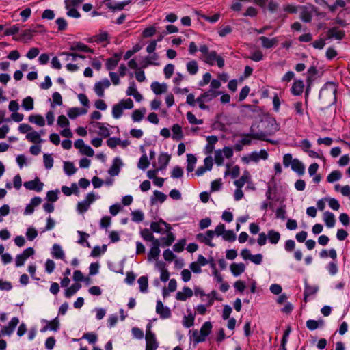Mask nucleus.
<instances>
[{
  "label": "nucleus",
  "mask_w": 350,
  "mask_h": 350,
  "mask_svg": "<svg viewBox=\"0 0 350 350\" xmlns=\"http://www.w3.org/2000/svg\"><path fill=\"white\" fill-rule=\"evenodd\" d=\"M262 124L264 126V131L256 133V135H254L255 139L265 141L271 143V144H276L277 141L269 139L268 137L273 135L280 130V124L273 117H268L265 118L262 121Z\"/></svg>",
  "instance_id": "nucleus-1"
},
{
  "label": "nucleus",
  "mask_w": 350,
  "mask_h": 350,
  "mask_svg": "<svg viewBox=\"0 0 350 350\" xmlns=\"http://www.w3.org/2000/svg\"><path fill=\"white\" fill-rule=\"evenodd\" d=\"M337 87L333 82L326 83L321 88L319 98L321 103L325 106H330L336 102Z\"/></svg>",
  "instance_id": "nucleus-2"
},
{
  "label": "nucleus",
  "mask_w": 350,
  "mask_h": 350,
  "mask_svg": "<svg viewBox=\"0 0 350 350\" xmlns=\"http://www.w3.org/2000/svg\"><path fill=\"white\" fill-rule=\"evenodd\" d=\"M212 329V324L211 322H205L201 327L200 331L193 330L192 333V338L195 343L204 342L206 338L211 334Z\"/></svg>",
  "instance_id": "nucleus-3"
},
{
  "label": "nucleus",
  "mask_w": 350,
  "mask_h": 350,
  "mask_svg": "<svg viewBox=\"0 0 350 350\" xmlns=\"http://www.w3.org/2000/svg\"><path fill=\"white\" fill-rule=\"evenodd\" d=\"M316 7L312 4L300 7L299 17L305 23H310Z\"/></svg>",
  "instance_id": "nucleus-4"
},
{
  "label": "nucleus",
  "mask_w": 350,
  "mask_h": 350,
  "mask_svg": "<svg viewBox=\"0 0 350 350\" xmlns=\"http://www.w3.org/2000/svg\"><path fill=\"white\" fill-rule=\"evenodd\" d=\"M146 350H157L159 343L157 340L155 334L150 330V327L146 331Z\"/></svg>",
  "instance_id": "nucleus-5"
},
{
  "label": "nucleus",
  "mask_w": 350,
  "mask_h": 350,
  "mask_svg": "<svg viewBox=\"0 0 350 350\" xmlns=\"http://www.w3.org/2000/svg\"><path fill=\"white\" fill-rule=\"evenodd\" d=\"M204 61L205 63L211 66L214 65L215 62H217V64L219 68L224 66V59L221 56L217 55L215 51H210L205 56Z\"/></svg>",
  "instance_id": "nucleus-6"
},
{
  "label": "nucleus",
  "mask_w": 350,
  "mask_h": 350,
  "mask_svg": "<svg viewBox=\"0 0 350 350\" xmlns=\"http://www.w3.org/2000/svg\"><path fill=\"white\" fill-rule=\"evenodd\" d=\"M95 200V196L93 193H90L87 195L85 199L77 204V210L79 213H84L87 211L90 204Z\"/></svg>",
  "instance_id": "nucleus-7"
},
{
  "label": "nucleus",
  "mask_w": 350,
  "mask_h": 350,
  "mask_svg": "<svg viewBox=\"0 0 350 350\" xmlns=\"http://www.w3.org/2000/svg\"><path fill=\"white\" fill-rule=\"evenodd\" d=\"M131 2V0H126L121 2L112 1L111 0L105 2V5L113 11L122 10L124 7Z\"/></svg>",
  "instance_id": "nucleus-8"
},
{
  "label": "nucleus",
  "mask_w": 350,
  "mask_h": 350,
  "mask_svg": "<svg viewBox=\"0 0 350 350\" xmlns=\"http://www.w3.org/2000/svg\"><path fill=\"white\" fill-rule=\"evenodd\" d=\"M156 312L162 319H167L171 316V311L169 308L164 306L161 300L157 301Z\"/></svg>",
  "instance_id": "nucleus-9"
},
{
  "label": "nucleus",
  "mask_w": 350,
  "mask_h": 350,
  "mask_svg": "<svg viewBox=\"0 0 350 350\" xmlns=\"http://www.w3.org/2000/svg\"><path fill=\"white\" fill-rule=\"evenodd\" d=\"M160 245L161 244L159 240L154 241V243H152V246L150 248L149 252L148 253V261H151L152 260H157L160 254Z\"/></svg>",
  "instance_id": "nucleus-10"
},
{
  "label": "nucleus",
  "mask_w": 350,
  "mask_h": 350,
  "mask_svg": "<svg viewBox=\"0 0 350 350\" xmlns=\"http://www.w3.org/2000/svg\"><path fill=\"white\" fill-rule=\"evenodd\" d=\"M43 185V183L40 182L38 178H36L33 180L24 183V186L26 189L36 191L38 192H40L42 190Z\"/></svg>",
  "instance_id": "nucleus-11"
},
{
  "label": "nucleus",
  "mask_w": 350,
  "mask_h": 350,
  "mask_svg": "<svg viewBox=\"0 0 350 350\" xmlns=\"http://www.w3.org/2000/svg\"><path fill=\"white\" fill-rule=\"evenodd\" d=\"M19 323V319L18 317L12 318L11 321L9 322L8 325L4 326L1 329V333L3 336L8 335L10 336L15 329L16 327Z\"/></svg>",
  "instance_id": "nucleus-12"
},
{
  "label": "nucleus",
  "mask_w": 350,
  "mask_h": 350,
  "mask_svg": "<svg viewBox=\"0 0 350 350\" xmlns=\"http://www.w3.org/2000/svg\"><path fill=\"white\" fill-rule=\"evenodd\" d=\"M161 225H163L166 227V232L170 231L172 229L171 226L162 219H160L157 222H152L150 224V229L154 232L161 233L162 232Z\"/></svg>",
  "instance_id": "nucleus-13"
},
{
  "label": "nucleus",
  "mask_w": 350,
  "mask_h": 350,
  "mask_svg": "<svg viewBox=\"0 0 350 350\" xmlns=\"http://www.w3.org/2000/svg\"><path fill=\"white\" fill-rule=\"evenodd\" d=\"M327 36L328 39L335 38L341 40L345 37V31L339 30L338 27H332L327 31Z\"/></svg>",
  "instance_id": "nucleus-14"
},
{
  "label": "nucleus",
  "mask_w": 350,
  "mask_h": 350,
  "mask_svg": "<svg viewBox=\"0 0 350 350\" xmlns=\"http://www.w3.org/2000/svg\"><path fill=\"white\" fill-rule=\"evenodd\" d=\"M121 56V53H115L112 57L107 59L105 64L107 69L108 70H113L120 60Z\"/></svg>",
  "instance_id": "nucleus-15"
},
{
  "label": "nucleus",
  "mask_w": 350,
  "mask_h": 350,
  "mask_svg": "<svg viewBox=\"0 0 350 350\" xmlns=\"http://www.w3.org/2000/svg\"><path fill=\"white\" fill-rule=\"evenodd\" d=\"M325 321L322 319L318 320L309 319L306 321V327L310 331H314L319 327H323Z\"/></svg>",
  "instance_id": "nucleus-16"
},
{
  "label": "nucleus",
  "mask_w": 350,
  "mask_h": 350,
  "mask_svg": "<svg viewBox=\"0 0 350 350\" xmlns=\"http://www.w3.org/2000/svg\"><path fill=\"white\" fill-rule=\"evenodd\" d=\"M70 49L71 51H79L91 53H94V52L92 49L80 42H73L70 46Z\"/></svg>",
  "instance_id": "nucleus-17"
},
{
  "label": "nucleus",
  "mask_w": 350,
  "mask_h": 350,
  "mask_svg": "<svg viewBox=\"0 0 350 350\" xmlns=\"http://www.w3.org/2000/svg\"><path fill=\"white\" fill-rule=\"evenodd\" d=\"M193 294V291L190 288L185 286L183 288V291H178L176 293V298L179 301H186L187 298L192 297Z\"/></svg>",
  "instance_id": "nucleus-18"
},
{
  "label": "nucleus",
  "mask_w": 350,
  "mask_h": 350,
  "mask_svg": "<svg viewBox=\"0 0 350 350\" xmlns=\"http://www.w3.org/2000/svg\"><path fill=\"white\" fill-rule=\"evenodd\" d=\"M47 324L41 329L42 332H44L47 330H52L54 332H57L59 327V321L57 317L55 318L53 320L51 321H44Z\"/></svg>",
  "instance_id": "nucleus-19"
},
{
  "label": "nucleus",
  "mask_w": 350,
  "mask_h": 350,
  "mask_svg": "<svg viewBox=\"0 0 350 350\" xmlns=\"http://www.w3.org/2000/svg\"><path fill=\"white\" fill-rule=\"evenodd\" d=\"M304 88V81L301 80H296L294 81L291 88V93L295 96H299L302 94Z\"/></svg>",
  "instance_id": "nucleus-20"
},
{
  "label": "nucleus",
  "mask_w": 350,
  "mask_h": 350,
  "mask_svg": "<svg viewBox=\"0 0 350 350\" xmlns=\"http://www.w3.org/2000/svg\"><path fill=\"white\" fill-rule=\"evenodd\" d=\"M122 165V161L119 158H115L113 161V164L109 170V174L111 176H117L120 172Z\"/></svg>",
  "instance_id": "nucleus-21"
},
{
  "label": "nucleus",
  "mask_w": 350,
  "mask_h": 350,
  "mask_svg": "<svg viewBox=\"0 0 350 350\" xmlns=\"http://www.w3.org/2000/svg\"><path fill=\"white\" fill-rule=\"evenodd\" d=\"M251 176L248 171L243 172V175L234 181V185L237 188H242L244 185L250 180Z\"/></svg>",
  "instance_id": "nucleus-22"
},
{
  "label": "nucleus",
  "mask_w": 350,
  "mask_h": 350,
  "mask_svg": "<svg viewBox=\"0 0 350 350\" xmlns=\"http://www.w3.org/2000/svg\"><path fill=\"white\" fill-rule=\"evenodd\" d=\"M150 87L153 92L157 95L161 94L167 91V85L165 83L161 84L157 81H154L152 83Z\"/></svg>",
  "instance_id": "nucleus-23"
},
{
  "label": "nucleus",
  "mask_w": 350,
  "mask_h": 350,
  "mask_svg": "<svg viewBox=\"0 0 350 350\" xmlns=\"http://www.w3.org/2000/svg\"><path fill=\"white\" fill-rule=\"evenodd\" d=\"M32 31H36V30L31 29L30 28L25 29L21 32L19 38H14V40L16 41L21 40L24 42H27L32 39L33 34Z\"/></svg>",
  "instance_id": "nucleus-24"
},
{
  "label": "nucleus",
  "mask_w": 350,
  "mask_h": 350,
  "mask_svg": "<svg viewBox=\"0 0 350 350\" xmlns=\"http://www.w3.org/2000/svg\"><path fill=\"white\" fill-rule=\"evenodd\" d=\"M256 135V133H254L253 131L252 126H251L250 133L241 135V136H242V138L239 142L243 146H249L252 144V139H255V137H254V135Z\"/></svg>",
  "instance_id": "nucleus-25"
},
{
  "label": "nucleus",
  "mask_w": 350,
  "mask_h": 350,
  "mask_svg": "<svg viewBox=\"0 0 350 350\" xmlns=\"http://www.w3.org/2000/svg\"><path fill=\"white\" fill-rule=\"evenodd\" d=\"M230 269L234 276H239L245 271V266L243 263H232Z\"/></svg>",
  "instance_id": "nucleus-26"
},
{
  "label": "nucleus",
  "mask_w": 350,
  "mask_h": 350,
  "mask_svg": "<svg viewBox=\"0 0 350 350\" xmlns=\"http://www.w3.org/2000/svg\"><path fill=\"white\" fill-rule=\"evenodd\" d=\"M170 160V155L167 153H161L159 156L158 162L159 164V170H163L165 169Z\"/></svg>",
  "instance_id": "nucleus-27"
},
{
  "label": "nucleus",
  "mask_w": 350,
  "mask_h": 350,
  "mask_svg": "<svg viewBox=\"0 0 350 350\" xmlns=\"http://www.w3.org/2000/svg\"><path fill=\"white\" fill-rule=\"evenodd\" d=\"M26 138L27 140L34 144H40L42 142L40 134L36 131L32 130L31 132L28 133L26 135Z\"/></svg>",
  "instance_id": "nucleus-28"
},
{
  "label": "nucleus",
  "mask_w": 350,
  "mask_h": 350,
  "mask_svg": "<svg viewBox=\"0 0 350 350\" xmlns=\"http://www.w3.org/2000/svg\"><path fill=\"white\" fill-rule=\"evenodd\" d=\"M259 39L261 41L262 47L265 49H271L278 42V40L276 38L269 39L265 36H261Z\"/></svg>",
  "instance_id": "nucleus-29"
},
{
  "label": "nucleus",
  "mask_w": 350,
  "mask_h": 350,
  "mask_svg": "<svg viewBox=\"0 0 350 350\" xmlns=\"http://www.w3.org/2000/svg\"><path fill=\"white\" fill-rule=\"evenodd\" d=\"M323 220L328 228L334 227L336 222L334 215L329 211L323 213Z\"/></svg>",
  "instance_id": "nucleus-30"
},
{
  "label": "nucleus",
  "mask_w": 350,
  "mask_h": 350,
  "mask_svg": "<svg viewBox=\"0 0 350 350\" xmlns=\"http://www.w3.org/2000/svg\"><path fill=\"white\" fill-rule=\"evenodd\" d=\"M51 254L55 258L64 260L65 258L64 252L61 246L58 244H54L53 245Z\"/></svg>",
  "instance_id": "nucleus-31"
},
{
  "label": "nucleus",
  "mask_w": 350,
  "mask_h": 350,
  "mask_svg": "<svg viewBox=\"0 0 350 350\" xmlns=\"http://www.w3.org/2000/svg\"><path fill=\"white\" fill-rule=\"evenodd\" d=\"M291 168L299 175H302L304 173V165L297 159H293Z\"/></svg>",
  "instance_id": "nucleus-32"
},
{
  "label": "nucleus",
  "mask_w": 350,
  "mask_h": 350,
  "mask_svg": "<svg viewBox=\"0 0 350 350\" xmlns=\"http://www.w3.org/2000/svg\"><path fill=\"white\" fill-rule=\"evenodd\" d=\"M94 126L99 129L98 134L103 137H107L110 135L109 129L102 122H95Z\"/></svg>",
  "instance_id": "nucleus-33"
},
{
  "label": "nucleus",
  "mask_w": 350,
  "mask_h": 350,
  "mask_svg": "<svg viewBox=\"0 0 350 350\" xmlns=\"http://www.w3.org/2000/svg\"><path fill=\"white\" fill-rule=\"evenodd\" d=\"M159 59V55L156 53H153L151 55L148 56L145 58V64L143 65V68H146L148 65L159 66V63L156 62Z\"/></svg>",
  "instance_id": "nucleus-34"
},
{
  "label": "nucleus",
  "mask_w": 350,
  "mask_h": 350,
  "mask_svg": "<svg viewBox=\"0 0 350 350\" xmlns=\"http://www.w3.org/2000/svg\"><path fill=\"white\" fill-rule=\"evenodd\" d=\"M172 138L175 140H180L183 137V131L181 126L178 124H174L172 128Z\"/></svg>",
  "instance_id": "nucleus-35"
},
{
  "label": "nucleus",
  "mask_w": 350,
  "mask_h": 350,
  "mask_svg": "<svg viewBox=\"0 0 350 350\" xmlns=\"http://www.w3.org/2000/svg\"><path fill=\"white\" fill-rule=\"evenodd\" d=\"M267 238L272 244H277L280 239V234L274 230H270L267 233Z\"/></svg>",
  "instance_id": "nucleus-36"
},
{
  "label": "nucleus",
  "mask_w": 350,
  "mask_h": 350,
  "mask_svg": "<svg viewBox=\"0 0 350 350\" xmlns=\"http://www.w3.org/2000/svg\"><path fill=\"white\" fill-rule=\"evenodd\" d=\"M146 112V110L144 107L143 108H141L139 109H135V111H133V113H132V119L134 122H140L145 113Z\"/></svg>",
  "instance_id": "nucleus-37"
},
{
  "label": "nucleus",
  "mask_w": 350,
  "mask_h": 350,
  "mask_svg": "<svg viewBox=\"0 0 350 350\" xmlns=\"http://www.w3.org/2000/svg\"><path fill=\"white\" fill-rule=\"evenodd\" d=\"M167 237L161 238V241L162 242L161 246L167 247L170 246L172 244V243L175 240V237L172 232L170 231L167 232Z\"/></svg>",
  "instance_id": "nucleus-38"
},
{
  "label": "nucleus",
  "mask_w": 350,
  "mask_h": 350,
  "mask_svg": "<svg viewBox=\"0 0 350 350\" xmlns=\"http://www.w3.org/2000/svg\"><path fill=\"white\" fill-rule=\"evenodd\" d=\"M141 237L146 241H152L154 243V241L157 240L154 238L152 232L148 228H144L140 232Z\"/></svg>",
  "instance_id": "nucleus-39"
},
{
  "label": "nucleus",
  "mask_w": 350,
  "mask_h": 350,
  "mask_svg": "<svg viewBox=\"0 0 350 350\" xmlns=\"http://www.w3.org/2000/svg\"><path fill=\"white\" fill-rule=\"evenodd\" d=\"M187 70L190 75H196L198 71V64L196 60L189 61L187 65Z\"/></svg>",
  "instance_id": "nucleus-40"
},
{
  "label": "nucleus",
  "mask_w": 350,
  "mask_h": 350,
  "mask_svg": "<svg viewBox=\"0 0 350 350\" xmlns=\"http://www.w3.org/2000/svg\"><path fill=\"white\" fill-rule=\"evenodd\" d=\"M86 110L80 109L77 107L70 108L68 111L67 115L70 119H75L81 114L85 113Z\"/></svg>",
  "instance_id": "nucleus-41"
},
{
  "label": "nucleus",
  "mask_w": 350,
  "mask_h": 350,
  "mask_svg": "<svg viewBox=\"0 0 350 350\" xmlns=\"http://www.w3.org/2000/svg\"><path fill=\"white\" fill-rule=\"evenodd\" d=\"M29 121L40 126H43L45 124L44 118L41 115H31L29 116Z\"/></svg>",
  "instance_id": "nucleus-42"
},
{
  "label": "nucleus",
  "mask_w": 350,
  "mask_h": 350,
  "mask_svg": "<svg viewBox=\"0 0 350 350\" xmlns=\"http://www.w3.org/2000/svg\"><path fill=\"white\" fill-rule=\"evenodd\" d=\"M81 287V285L79 283H75L68 288L65 291V296L66 297H70L75 294Z\"/></svg>",
  "instance_id": "nucleus-43"
},
{
  "label": "nucleus",
  "mask_w": 350,
  "mask_h": 350,
  "mask_svg": "<svg viewBox=\"0 0 350 350\" xmlns=\"http://www.w3.org/2000/svg\"><path fill=\"white\" fill-rule=\"evenodd\" d=\"M221 94V92L219 91L209 90L208 91L203 93V95H204V97L205 98L206 102H210L213 98L217 97Z\"/></svg>",
  "instance_id": "nucleus-44"
},
{
  "label": "nucleus",
  "mask_w": 350,
  "mask_h": 350,
  "mask_svg": "<svg viewBox=\"0 0 350 350\" xmlns=\"http://www.w3.org/2000/svg\"><path fill=\"white\" fill-rule=\"evenodd\" d=\"M64 170L67 175L71 176L76 172L77 169L72 162L66 161L64 163Z\"/></svg>",
  "instance_id": "nucleus-45"
},
{
  "label": "nucleus",
  "mask_w": 350,
  "mask_h": 350,
  "mask_svg": "<svg viewBox=\"0 0 350 350\" xmlns=\"http://www.w3.org/2000/svg\"><path fill=\"white\" fill-rule=\"evenodd\" d=\"M138 284L139 285L140 291L142 293H146L148 286V280L147 276H141L138 279Z\"/></svg>",
  "instance_id": "nucleus-46"
},
{
  "label": "nucleus",
  "mask_w": 350,
  "mask_h": 350,
  "mask_svg": "<svg viewBox=\"0 0 350 350\" xmlns=\"http://www.w3.org/2000/svg\"><path fill=\"white\" fill-rule=\"evenodd\" d=\"M107 250V245H103L102 247L95 246L91 252L90 256L92 257H98L104 254Z\"/></svg>",
  "instance_id": "nucleus-47"
},
{
  "label": "nucleus",
  "mask_w": 350,
  "mask_h": 350,
  "mask_svg": "<svg viewBox=\"0 0 350 350\" xmlns=\"http://www.w3.org/2000/svg\"><path fill=\"white\" fill-rule=\"evenodd\" d=\"M319 288L316 286H310L306 282H305L304 286V292L306 293V297H309L310 295H314L318 291Z\"/></svg>",
  "instance_id": "nucleus-48"
},
{
  "label": "nucleus",
  "mask_w": 350,
  "mask_h": 350,
  "mask_svg": "<svg viewBox=\"0 0 350 350\" xmlns=\"http://www.w3.org/2000/svg\"><path fill=\"white\" fill-rule=\"evenodd\" d=\"M22 107L27 111L33 109V100L31 97L27 96L23 100Z\"/></svg>",
  "instance_id": "nucleus-49"
},
{
  "label": "nucleus",
  "mask_w": 350,
  "mask_h": 350,
  "mask_svg": "<svg viewBox=\"0 0 350 350\" xmlns=\"http://www.w3.org/2000/svg\"><path fill=\"white\" fill-rule=\"evenodd\" d=\"M150 165V162L148 159L146 154H143L137 163V167L141 170H146Z\"/></svg>",
  "instance_id": "nucleus-50"
},
{
  "label": "nucleus",
  "mask_w": 350,
  "mask_h": 350,
  "mask_svg": "<svg viewBox=\"0 0 350 350\" xmlns=\"http://www.w3.org/2000/svg\"><path fill=\"white\" fill-rule=\"evenodd\" d=\"M123 107L119 103L113 105L112 108V114L114 118L118 119L120 118L123 113Z\"/></svg>",
  "instance_id": "nucleus-51"
},
{
  "label": "nucleus",
  "mask_w": 350,
  "mask_h": 350,
  "mask_svg": "<svg viewBox=\"0 0 350 350\" xmlns=\"http://www.w3.org/2000/svg\"><path fill=\"white\" fill-rule=\"evenodd\" d=\"M341 178V173L338 170L332 171L327 177L329 183H333Z\"/></svg>",
  "instance_id": "nucleus-52"
},
{
  "label": "nucleus",
  "mask_w": 350,
  "mask_h": 350,
  "mask_svg": "<svg viewBox=\"0 0 350 350\" xmlns=\"http://www.w3.org/2000/svg\"><path fill=\"white\" fill-rule=\"evenodd\" d=\"M187 119L191 124H202L203 120L202 119H197L194 114L189 111L187 113Z\"/></svg>",
  "instance_id": "nucleus-53"
},
{
  "label": "nucleus",
  "mask_w": 350,
  "mask_h": 350,
  "mask_svg": "<svg viewBox=\"0 0 350 350\" xmlns=\"http://www.w3.org/2000/svg\"><path fill=\"white\" fill-rule=\"evenodd\" d=\"M243 162L248 163L250 161L258 162L259 161V154L257 152H252L248 157H244L242 158Z\"/></svg>",
  "instance_id": "nucleus-54"
},
{
  "label": "nucleus",
  "mask_w": 350,
  "mask_h": 350,
  "mask_svg": "<svg viewBox=\"0 0 350 350\" xmlns=\"http://www.w3.org/2000/svg\"><path fill=\"white\" fill-rule=\"evenodd\" d=\"M196 239L200 242L205 243L206 245L213 247L215 246L214 243H212V241H209L208 239H207V237L205 234L203 233H199L196 235Z\"/></svg>",
  "instance_id": "nucleus-55"
},
{
  "label": "nucleus",
  "mask_w": 350,
  "mask_h": 350,
  "mask_svg": "<svg viewBox=\"0 0 350 350\" xmlns=\"http://www.w3.org/2000/svg\"><path fill=\"white\" fill-rule=\"evenodd\" d=\"M109 34L106 31L100 32L99 34L94 36V40L96 43H101L108 40Z\"/></svg>",
  "instance_id": "nucleus-56"
},
{
  "label": "nucleus",
  "mask_w": 350,
  "mask_h": 350,
  "mask_svg": "<svg viewBox=\"0 0 350 350\" xmlns=\"http://www.w3.org/2000/svg\"><path fill=\"white\" fill-rule=\"evenodd\" d=\"M132 221L135 222L142 221L144 219V215L142 211L137 210L131 213Z\"/></svg>",
  "instance_id": "nucleus-57"
},
{
  "label": "nucleus",
  "mask_w": 350,
  "mask_h": 350,
  "mask_svg": "<svg viewBox=\"0 0 350 350\" xmlns=\"http://www.w3.org/2000/svg\"><path fill=\"white\" fill-rule=\"evenodd\" d=\"M43 161L44 167L46 169H51L53 165V159L51 154H44L43 156Z\"/></svg>",
  "instance_id": "nucleus-58"
},
{
  "label": "nucleus",
  "mask_w": 350,
  "mask_h": 350,
  "mask_svg": "<svg viewBox=\"0 0 350 350\" xmlns=\"http://www.w3.org/2000/svg\"><path fill=\"white\" fill-rule=\"evenodd\" d=\"M62 191L66 196H70L73 192H77L78 188L75 183H72L70 188L67 186H63Z\"/></svg>",
  "instance_id": "nucleus-59"
},
{
  "label": "nucleus",
  "mask_w": 350,
  "mask_h": 350,
  "mask_svg": "<svg viewBox=\"0 0 350 350\" xmlns=\"http://www.w3.org/2000/svg\"><path fill=\"white\" fill-rule=\"evenodd\" d=\"M156 33V28L154 26H149L144 29L142 32V36L144 38H150L154 36Z\"/></svg>",
  "instance_id": "nucleus-60"
},
{
  "label": "nucleus",
  "mask_w": 350,
  "mask_h": 350,
  "mask_svg": "<svg viewBox=\"0 0 350 350\" xmlns=\"http://www.w3.org/2000/svg\"><path fill=\"white\" fill-rule=\"evenodd\" d=\"M225 241L233 242L236 239V235L232 230H226L222 236Z\"/></svg>",
  "instance_id": "nucleus-61"
},
{
  "label": "nucleus",
  "mask_w": 350,
  "mask_h": 350,
  "mask_svg": "<svg viewBox=\"0 0 350 350\" xmlns=\"http://www.w3.org/2000/svg\"><path fill=\"white\" fill-rule=\"evenodd\" d=\"M183 175V170L180 166H176L171 172V176L173 178H181Z\"/></svg>",
  "instance_id": "nucleus-62"
},
{
  "label": "nucleus",
  "mask_w": 350,
  "mask_h": 350,
  "mask_svg": "<svg viewBox=\"0 0 350 350\" xmlns=\"http://www.w3.org/2000/svg\"><path fill=\"white\" fill-rule=\"evenodd\" d=\"M174 71V66L172 64H167L163 69L165 78L170 79L172 76Z\"/></svg>",
  "instance_id": "nucleus-63"
},
{
  "label": "nucleus",
  "mask_w": 350,
  "mask_h": 350,
  "mask_svg": "<svg viewBox=\"0 0 350 350\" xmlns=\"http://www.w3.org/2000/svg\"><path fill=\"white\" fill-rule=\"evenodd\" d=\"M194 324V317L192 314L184 317L183 325L187 327H191Z\"/></svg>",
  "instance_id": "nucleus-64"
}]
</instances>
